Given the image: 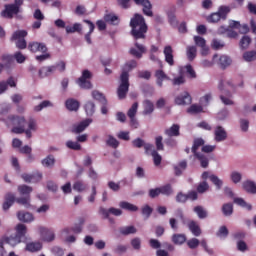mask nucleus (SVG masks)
Returning a JSON list of instances; mask_svg holds the SVG:
<instances>
[{"mask_svg": "<svg viewBox=\"0 0 256 256\" xmlns=\"http://www.w3.org/2000/svg\"><path fill=\"white\" fill-rule=\"evenodd\" d=\"M71 231H72V233L79 234L83 231V226H81L80 224H75V226L72 228H65L63 230V233H66V235H69V233H71Z\"/></svg>", "mask_w": 256, "mask_h": 256, "instance_id": "46", "label": "nucleus"}, {"mask_svg": "<svg viewBox=\"0 0 256 256\" xmlns=\"http://www.w3.org/2000/svg\"><path fill=\"white\" fill-rule=\"evenodd\" d=\"M216 235L217 237H227L229 235V229H227V226H221Z\"/></svg>", "mask_w": 256, "mask_h": 256, "instance_id": "62", "label": "nucleus"}, {"mask_svg": "<svg viewBox=\"0 0 256 256\" xmlns=\"http://www.w3.org/2000/svg\"><path fill=\"white\" fill-rule=\"evenodd\" d=\"M209 190V184L207 183V181H203L201 182L198 186H197V191L199 193H205V191Z\"/></svg>", "mask_w": 256, "mask_h": 256, "instance_id": "63", "label": "nucleus"}, {"mask_svg": "<svg viewBox=\"0 0 256 256\" xmlns=\"http://www.w3.org/2000/svg\"><path fill=\"white\" fill-rule=\"evenodd\" d=\"M135 47L136 48H131L129 53L133 57H136V59H141V57H143V53H146L147 49L143 44H139V42L135 43Z\"/></svg>", "mask_w": 256, "mask_h": 256, "instance_id": "13", "label": "nucleus"}, {"mask_svg": "<svg viewBox=\"0 0 256 256\" xmlns=\"http://www.w3.org/2000/svg\"><path fill=\"white\" fill-rule=\"evenodd\" d=\"M155 77H156V84L158 85V87H163V82L165 80L169 81L170 79L169 76H167V74H165L163 70H156Z\"/></svg>", "mask_w": 256, "mask_h": 256, "instance_id": "20", "label": "nucleus"}, {"mask_svg": "<svg viewBox=\"0 0 256 256\" xmlns=\"http://www.w3.org/2000/svg\"><path fill=\"white\" fill-rule=\"evenodd\" d=\"M137 109H139V103L135 102L127 112L129 119H133L137 115Z\"/></svg>", "mask_w": 256, "mask_h": 256, "instance_id": "53", "label": "nucleus"}, {"mask_svg": "<svg viewBox=\"0 0 256 256\" xmlns=\"http://www.w3.org/2000/svg\"><path fill=\"white\" fill-rule=\"evenodd\" d=\"M19 13H21V10H19V7L13 4H6L4 6V10L1 11L0 15L4 19H13V17L16 16L17 19H19Z\"/></svg>", "mask_w": 256, "mask_h": 256, "instance_id": "5", "label": "nucleus"}, {"mask_svg": "<svg viewBox=\"0 0 256 256\" xmlns=\"http://www.w3.org/2000/svg\"><path fill=\"white\" fill-rule=\"evenodd\" d=\"M17 217L19 221H22L23 223H31L33 221V214L25 211H19L17 213Z\"/></svg>", "mask_w": 256, "mask_h": 256, "instance_id": "24", "label": "nucleus"}, {"mask_svg": "<svg viewBox=\"0 0 256 256\" xmlns=\"http://www.w3.org/2000/svg\"><path fill=\"white\" fill-rule=\"evenodd\" d=\"M221 15L219 12L212 13L210 16L207 17L208 23H219L221 21Z\"/></svg>", "mask_w": 256, "mask_h": 256, "instance_id": "56", "label": "nucleus"}, {"mask_svg": "<svg viewBox=\"0 0 256 256\" xmlns=\"http://www.w3.org/2000/svg\"><path fill=\"white\" fill-rule=\"evenodd\" d=\"M119 207L121 209H125V211H131L132 213H135L136 211H139V207H137L134 204H131L127 201H121L119 203Z\"/></svg>", "mask_w": 256, "mask_h": 256, "instance_id": "28", "label": "nucleus"}, {"mask_svg": "<svg viewBox=\"0 0 256 256\" xmlns=\"http://www.w3.org/2000/svg\"><path fill=\"white\" fill-rule=\"evenodd\" d=\"M55 71H57V67L55 65L43 66L42 68H40L38 75L41 78L49 77V75H53V73H55Z\"/></svg>", "mask_w": 256, "mask_h": 256, "instance_id": "16", "label": "nucleus"}, {"mask_svg": "<svg viewBox=\"0 0 256 256\" xmlns=\"http://www.w3.org/2000/svg\"><path fill=\"white\" fill-rule=\"evenodd\" d=\"M92 74L89 70H84L82 72V76L78 78L76 81L77 85H79L80 89H92L93 84H91V81L87 79H91Z\"/></svg>", "mask_w": 256, "mask_h": 256, "instance_id": "6", "label": "nucleus"}, {"mask_svg": "<svg viewBox=\"0 0 256 256\" xmlns=\"http://www.w3.org/2000/svg\"><path fill=\"white\" fill-rule=\"evenodd\" d=\"M105 23H109V25H119V17L115 14H106L104 16Z\"/></svg>", "mask_w": 256, "mask_h": 256, "instance_id": "35", "label": "nucleus"}, {"mask_svg": "<svg viewBox=\"0 0 256 256\" xmlns=\"http://www.w3.org/2000/svg\"><path fill=\"white\" fill-rule=\"evenodd\" d=\"M47 107H53V104L49 100H44L39 105L34 107V111H36V112L43 111V109H45Z\"/></svg>", "mask_w": 256, "mask_h": 256, "instance_id": "51", "label": "nucleus"}, {"mask_svg": "<svg viewBox=\"0 0 256 256\" xmlns=\"http://www.w3.org/2000/svg\"><path fill=\"white\" fill-rule=\"evenodd\" d=\"M137 67V61L131 60L127 62L123 68L122 73L120 75V85L117 89L118 99H125L127 97V93H129V73L133 71Z\"/></svg>", "mask_w": 256, "mask_h": 256, "instance_id": "1", "label": "nucleus"}, {"mask_svg": "<svg viewBox=\"0 0 256 256\" xmlns=\"http://www.w3.org/2000/svg\"><path fill=\"white\" fill-rule=\"evenodd\" d=\"M210 181L215 185L216 189H221L223 187V180L219 179L216 175H210Z\"/></svg>", "mask_w": 256, "mask_h": 256, "instance_id": "50", "label": "nucleus"}, {"mask_svg": "<svg viewBox=\"0 0 256 256\" xmlns=\"http://www.w3.org/2000/svg\"><path fill=\"white\" fill-rule=\"evenodd\" d=\"M28 49L31 53H47L48 51L47 45L41 42H30L28 44Z\"/></svg>", "mask_w": 256, "mask_h": 256, "instance_id": "9", "label": "nucleus"}, {"mask_svg": "<svg viewBox=\"0 0 256 256\" xmlns=\"http://www.w3.org/2000/svg\"><path fill=\"white\" fill-rule=\"evenodd\" d=\"M251 45V37L249 36H243L240 40V47L241 49H247Z\"/></svg>", "mask_w": 256, "mask_h": 256, "instance_id": "57", "label": "nucleus"}, {"mask_svg": "<svg viewBox=\"0 0 256 256\" xmlns=\"http://www.w3.org/2000/svg\"><path fill=\"white\" fill-rule=\"evenodd\" d=\"M40 235L43 241L47 243H51V241H55V232L49 230L48 228L41 227L40 228Z\"/></svg>", "mask_w": 256, "mask_h": 256, "instance_id": "14", "label": "nucleus"}, {"mask_svg": "<svg viewBox=\"0 0 256 256\" xmlns=\"http://www.w3.org/2000/svg\"><path fill=\"white\" fill-rule=\"evenodd\" d=\"M28 33L26 30H17L12 34L11 41H17L20 39H25Z\"/></svg>", "mask_w": 256, "mask_h": 256, "instance_id": "40", "label": "nucleus"}, {"mask_svg": "<svg viewBox=\"0 0 256 256\" xmlns=\"http://www.w3.org/2000/svg\"><path fill=\"white\" fill-rule=\"evenodd\" d=\"M155 111V105L151 100H145L144 101V110H143V115H151Z\"/></svg>", "mask_w": 256, "mask_h": 256, "instance_id": "31", "label": "nucleus"}, {"mask_svg": "<svg viewBox=\"0 0 256 256\" xmlns=\"http://www.w3.org/2000/svg\"><path fill=\"white\" fill-rule=\"evenodd\" d=\"M218 65L221 67V69H226V67L231 65V58H229L227 55L220 56Z\"/></svg>", "mask_w": 256, "mask_h": 256, "instance_id": "37", "label": "nucleus"}, {"mask_svg": "<svg viewBox=\"0 0 256 256\" xmlns=\"http://www.w3.org/2000/svg\"><path fill=\"white\" fill-rule=\"evenodd\" d=\"M205 145V140H203V138H196L193 141V145H192V153L193 155H197L200 152L199 151V147H204Z\"/></svg>", "mask_w": 256, "mask_h": 256, "instance_id": "26", "label": "nucleus"}, {"mask_svg": "<svg viewBox=\"0 0 256 256\" xmlns=\"http://www.w3.org/2000/svg\"><path fill=\"white\" fill-rule=\"evenodd\" d=\"M2 61L5 63L6 67H11V65H15V58L13 55H2Z\"/></svg>", "mask_w": 256, "mask_h": 256, "instance_id": "45", "label": "nucleus"}, {"mask_svg": "<svg viewBox=\"0 0 256 256\" xmlns=\"http://www.w3.org/2000/svg\"><path fill=\"white\" fill-rule=\"evenodd\" d=\"M242 187L246 193L256 194V184L251 180H246L242 183Z\"/></svg>", "mask_w": 256, "mask_h": 256, "instance_id": "22", "label": "nucleus"}, {"mask_svg": "<svg viewBox=\"0 0 256 256\" xmlns=\"http://www.w3.org/2000/svg\"><path fill=\"white\" fill-rule=\"evenodd\" d=\"M194 157L199 160L203 169H207V167H209V158L205 154L200 152L198 154H194Z\"/></svg>", "mask_w": 256, "mask_h": 256, "instance_id": "25", "label": "nucleus"}, {"mask_svg": "<svg viewBox=\"0 0 256 256\" xmlns=\"http://www.w3.org/2000/svg\"><path fill=\"white\" fill-rule=\"evenodd\" d=\"M66 147L72 151H81V144H79V142L69 140L66 142Z\"/></svg>", "mask_w": 256, "mask_h": 256, "instance_id": "54", "label": "nucleus"}, {"mask_svg": "<svg viewBox=\"0 0 256 256\" xmlns=\"http://www.w3.org/2000/svg\"><path fill=\"white\" fill-rule=\"evenodd\" d=\"M65 105L68 111H79L80 103L73 98L67 99Z\"/></svg>", "mask_w": 256, "mask_h": 256, "instance_id": "23", "label": "nucleus"}, {"mask_svg": "<svg viewBox=\"0 0 256 256\" xmlns=\"http://www.w3.org/2000/svg\"><path fill=\"white\" fill-rule=\"evenodd\" d=\"M189 249H197L200 245V241L197 238H191L187 241Z\"/></svg>", "mask_w": 256, "mask_h": 256, "instance_id": "59", "label": "nucleus"}, {"mask_svg": "<svg viewBox=\"0 0 256 256\" xmlns=\"http://www.w3.org/2000/svg\"><path fill=\"white\" fill-rule=\"evenodd\" d=\"M180 129L181 126H179V124H173L170 128L166 129L164 133L167 137H179V135H181Z\"/></svg>", "mask_w": 256, "mask_h": 256, "instance_id": "17", "label": "nucleus"}, {"mask_svg": "<svg viewBox=\"0 0 256 256\" xmlns=\"http://www.w3.org/2000/svg\"><path fill=\"white\" fill-rule=\"evenodd\" d=\"M193 211L198 216V219H207L208 217L207 210L203 206H195Z\"/></svg>", "mask_w": 256, "mask_h": 256, "instance_id": "32", "label": "nucleus"}, {"mask_svg": "<svg viewBox=\"0 0 256 256\" xmlns=\"http://www.w3.org/2000/svg\"><path fill=\"white\" fill-rule=\"evenodd\" d=\"M73 189H74V191H78V193H82V191H86L87 184H85L81 180H78V181L74 182Z\"/></svg>", "mask_w": 256, "mask_h": 256, "instance_id": "44", "label": "nucleus"}, {"mask_svg": "<svg viewBox=\"0 0 256 256\" xmlns=\"http://www.w3.org/2000/svg\"><path fill=\"white\" fill-rule=\"evenodd\" d=\"M86 23L89 24V32L85 35V39L88 45H91V33L95 31V24H93V22H91L90 20H86Z\"/></svg>", "mask_w": 256, "mask_h": 256, "instance_id": "48", "label": "nucleus"}, {"mask_svg": "<svg viewBox=\"0 0 256 256\" xmlns=\"http://www.w3.org/2000/svg\"><path fill=\"white\" fill-rule=\"evenodd\" d=\"M191 103H193V98L189 92H184L175 98L176 105H191Z\"/></svg>", "mask_w": 256, "mask_h": 256, "instance_id": "11", "label": "nucleus"}, {"mask_svg": "<svg viewBox=\"0 0 256 256\" xmlns=\"http://www.w3.org/2000/svg\"><path fill=\"white\" fill-rule=\"evenodd\" d=\"M92 97L96 101H99V103H102V105H107V98H105V95L98 90L92 91Z\"/></svg>", "mask_w": 256, "mask_h": 256, "instance_id": "33", "label": "nucleus"}, {"mask_svg": "<svg viewBox=\"0 0 256 256\" xmlns=\"http://www.w3.org/2000/svg\"><path fill=\"white\" fill-rule=\"evenodd\" d=\"M25 243V240H20L16 235L14 236H4L0 239V249H3V246L6 244L11 245V247H15L16 245H19V243Z\"/></svg>", "mask_w": 256, "mask_h": 256, "instance_id": "8", "label": "nucleus"}, {"mask_svg": "<svg viewBox=\"0 0 256 256\" xmlns=\"http://www.w3.org/2000/svg\"><path fill=\"white\" fill-rule=\"evenodd\" d=\"M84 110L88 117H93L95 114V103L93 101H87L84 105Z\"/></svg>", "mask_w": 256, "mask_h": 256, "instance_id": "29", "label": "nucleus"}, {"mask_svg": "<svg viewBox=\"0 0 256 256\" xmlns=\"http://www.w3.org/2000/svg\"><path fill=\"white\" fill-rule=\"evenodd\" d=\"M15 229V236L24 242L27 241V237H25V235H27V226H25V224H17Z\"/></svg>", "mask_w": 256, "mask_h": 256, "instance_id": "18", "label": "nucleus"}, {"mask_svg": "<svg viewBox=\"0 0 256 256\" xmlns=\"http://www.w3.org/2000/svg\"><path fill=\"white\" fill-rule=\"evenodd\" d=\"M214 139L216 143H221L227 139V131L223 126H216L214 129Z\"/></svg>", "mask_w": 256, "mask_h": 256, "instance_id": "12", "label": "nucleus"}, {"mask_svg": "<svg viewBox=\"0 0 256 256\" xmlns=\"http://www.w3.org/2000/svg\"><path fill=\"white\" fill-rule=\"evenodd\" d=\"M66 33H77V31H81V24L75 23L73 26H66Z\"/></svg>", "mask_w": 256, "mask_h": 256, "instance_id": "58", "label": "nucleus"}, {"mask_svg": "<svg viewBox=\"0 0 256 256\" xmlns=\"http://www.w3.org/2000/svg\"><path fill=\"white\" fill-rule=\"evenodd\" d=\"M93 123V119L87 118L80 123L76 124L72 128V133H75L76 135H79V133H83L87 127H89L90 124Z\"/></svg>", "mask_w": 256, "mask_h": 256, "instance_id": "10", "label": "nucleus"}, {"mask_svg": "<svg viewBox=\"0 0 256 256\" xmlns=\"http://www.w3.org/2000/svg\"><path fill=\"white\" fill-rule=\"evenodd\" d=\"M211 47L215 51H219V49H223L225 47V43H223V42H221V40L215 38L212 40Z\"/></svg>", "mask_w": 256, "mask_h": 256, "instance_id": "55", "label": "nucleus"}, {"mask_svg": "<svg viewBox=\"0 0 256 256\" xmlns=\"http://www.w3.org/2000/svg\"><path fill=\"white\" fill-rule=\"evenodd\" d=\"M234 203L236 205H239V207L247 209L248 211H251L253 209V206H251V204L246 203L243 198H234Z\"/></svg>", "mask_w": 256, "mask_h": 256, "instance_id": "42", "label": "nucleus"}, {"mask_svg": "<svg viewBox=\"0 0 256 256\" xmlns=\"http://www.w3.org/2000/svg\"><path fill=\"white\" fill-rule=\"evenodd\" d=\"M106 143L108 147H112V149H117V147H119V142L113 136H109Z\"/></svg>", "mask_w": 256, "mask_h": 256, "instance_id": "60", "label": "nucleus"}, {"mask_svg": "<svg viewBox=\"0 0 256 256\" xmlns=\"http://www.w3.org/2000/svg\"><path fill=\"white\" fill-rule=\"evenodd\" d=\"M187 57L189 61H193L197 57V48L195 46H189L187 48Z\"/></svg>", "mask_w": 256, "mask_h": 256, "instance_id": "52", "label": "nucleus"}, {"mask_svg": "<svg viewBox=\"0 0 256 256\" xmlns=\"http://www.w3.org/2000/svg\"><path fill=\"white\" fill-rule=\"evenodd\" d=\"M15 202L18 203V205H23V207L29 208L31 207V196L16 198L15 194L8 192L4 196V203L2 205V209L4 211H9V209L13 207V204Z\"/></svg>", "mask_w": 256, "mask_h": 256, "instance_id": "3", "label": "nucleus"}, {"mask_svg": "<svg viewBox=\"0 0 256 256\" xmlns=\"http://www.w3.org/2000/svg\"><path fill=\"white\" fill-rule=\"evenodd\" d=\"M14 58L16 59V62L19 64L25 63V61L27 60V57H25V55H23V53L19 51L14 53Z\"/></svg>", "mask_w": 256, "mask_h": 256, "instance_id": "64", "label": "nucleus"}, {"mask_svg": "<svg viewBox=\"0 0 256 256\" xmlns=\"http://www.w3.org/2000/svg\"><path fill=\"white\" fill-rule=\"evenodd\" d=\"M152 213H153V208H151V206L145 205L142 207V215L146 217V219H149Z\"/></svg>", "mask_w": 256, "mask_h": 256, "instance_id": "61", "label": "nucleus"}, {"mask_svg": "<svg viewBox=\"0 0 256 256\" xmlns=\"http://www.w3.org/2000/svg\"><path fill=\"white\" fill-rule=\"evenodd\" d=\"M18 192L20 195L24 197H31V193L33 192V188L31 186H27L25 184L18 186Z\"/></svg>", "mask_w": 256, "mask_h": 256, "instance_id": "30", "label": "nucleus"}, {"mask_svg": "<svg viewBox=\"0 0 256 256\" xmlns=\"http://www.w3.org/2000/svg\"><path fill=\"white\" fill-rule=\"evenodd\" d=\"M119 231L121 235H135V233H137V228H135V226H125L121 227Z\"/></svg>", "mask_w": 256, "mask_h": 256, "instance_id": "36", "label": "nucleus"}, {"mask_svg": "<svg viewBox=\"0 0 256 256\" xmlns=\"http://www.w3.org/2000/svg\"><path fill=\"white\" fill-rule=\"evenodd\" d=\"M8 121L13 125L12 133L16 135H21L25 133V127L27 125V120L23 116L10 115L8 116Z\"/></svg>", "mask_w": 256, "mask_h": 256, "instance_id": "4", "label": "nucleus"}, {"mask_svg": "<svg viewBox=\"0 0 256 256\" xmlns=\"http://www.w3.org/2000/svg\"><path fill=\"white\" fill-rule=\"evenodd\" d=\"M188 229L189 231H191L194 237H199L201 235V227L199 226V223H197V221L191 220L190 222H188Z\"/></svg>", "mask_w": 256, "mask_h": 256, "instance_id": "19", "label": "nucleus"}, {"mask_svg": "<svg viewBox=\"0 0 256 256\" xmlns=\"http://www.w3.org/2000/svg\"><path fill=\"white\" fill-rule=\"evenodd\" d=\"M159 188L160 195H165L166 197L173 195V186H171V184H165Z\"/></svg>", "mask_w": 256, "mask_h": 256, "instance_id": "38", "label": "nucleus"}, {"mask_svg": "<svg viewBox=\"0 0 256 256\" xmlns=\"http://www.w3.org/2000/svg\"><path fill=\"white\" fill-rule=\"evenodd\" d=\"M55 156L53 155H48L46 156L44 159H42L41 163L43 165V167H54L55 166Z\"/></svg>", "mask_w": 256, "mask_h": 256, "instance_id": "34", "label": "nucleus"}, {"mask_svg": "<svg viewBox=\"0 0 256 256\" xmlns=\"http://www.w3.org/2000/svg\"><path fill=\"white\" fill-rule=\"evenodd\" d=\"M131 35L134 39H145V33H147V24L145 18L141 14H134L130 20Z\"/></svg>", "mask_w": 256, "mask_h": 256, "instance_id": "2", "label": "nucleus"}, {"mask_svg": "<svg viewBox=\"0 0 256 256\" xmlns=\"http://www.w3.org/2000/svg\"><path fill=\"white\" fill-rule=\"evenodd\" d=\"M187 113L190 115H197V113H203V106H199L197 104H192L188 109Z\"/></svg>", "mask_w": 256, "mask_h": 256, "instance_id": "43", "label": "nucleus"}, {"mask_svg": "<svg viewBox=\"0 0 256 256\" xmlns=\"http://www.w3.org/2000/svg\"><path fill=\"white\" fill-rule=\"evenodd\" d=\"M164 57L166 63H168L170 67H173V65H175V59L173 57V48L171 46L168 45L164 47Z\"/></svg>", "mask_w": 256, "mask_h": 256, "instance_id": "15", "label": "nucleus"}, {"mask_svg": "<svg viewBox=\"0 0 256 256\" xmlns=\"http://www.w3.org/2000/svg\"><path fill=\"white\" fill-rule=\"evenodd\" d=\"M243 59L244 61H247L248 63H250L251 61H255L256 60V51L252 50V51H247L243 54Z\"/></svg>", "mask_w": 256, "mask_h": 256, "instance_id": "49", "label": "nucleus"}, {"mask_svg": "<svg viewBox=\"0 0 256 256\" xmlns=\"http://www.w3.org/2000/svg\"><path fill=\"white\" fill-rule=\"evenodd\" d=\"M171 241L174 245H183L187 241V236L185 234H173Z\"/></svg>", "mask_w": 256, "mask_h": 256, "instance_id": "27", "label": "nucleus"}, {"mask_svg": "<svg viewBox=\"0 0 256 256\" xmlns=\"http://www.w3.org/2000/svg\"><path fill=\"white\" fill-rule=\"evenodd\" d=\"M220 99L224 105H233V100H231V92L229 91L222 92Z\"/></svg>", "mask_w": 256, "mask_h": 256, "instance_id": "39", "label": "nucleus"}, {"mask_svg": "<svg viewBox=\"0 0 256 256\" xmlns=\"http://www.w3.org/2000/svg\"><path fill=\"white\" fill-rule=\"evenodd\" d=\"M229 13H231V8H229L228 6H221L218 9V14L220 15V19H227V15H229Z\"/></svg>", "mask_w": 256, "mask_h": 256, "instance_id": "47", "label": "nucleus"}, {"mask_svg": "<svg viewBox=\"0 0 256 256\" xmlns=\"http://www.w3.org/2000/svg\"><path fill=\"white\" fill-rule=\"evenodd\" d=\"M222 213L225 217H231L233 215V204L232 203L223 204Z\"/></svg>", "mask_w": 256, "mask_h": 256, "instance_id": "41", "label": "nucleus"}, {"mask_svg": "<svg viewBox=\"0 0 256 256\" xmlns=\"http://www.w3.org/2000/svg\"><path fill=\"white\" fill-rule=\"evenodd\" d=\"M43 249V244L41 242H29L26 244L25 250L29 253H37Z\"/></svg>", "mask_w": 256, "mask_h": 256, "instance_id": "21", "label": "nucleus"}, {"mask_svg": "<svg viewBox=\"0 0 256 256\" xmlns=\"http://www.w3.org/2000/svg\"><path fill=\"white\" fill-rule=\"evenodd\" d=\"M135 5H141L143 7L142 11L146 17H153V5L149 0H133Z\"/></svg>", "mask_w": 256, "mask_h": 256, "instance_id": "7", "label": "nucleus"}]
</instances>
